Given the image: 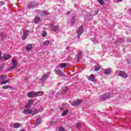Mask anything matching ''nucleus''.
Here are the masks:
<instances>
[{"instance_id": "1", "label": "nucleus", "mask_w": 131, "mask_h": 131, "mask_svg": "<svg viewBox=\"0 0 131 131\" xmlns=\"http://www.w3.org/2000/svg\"><path fill=\"white\" fill-rule=\"evenodd\" d=\"M116 73L118 74V75L123 78H126L127 77V74L121 71H117Z\"/></svg>"}, {"instance_id": "2", "label": "nucleus", "mask_w": 131, "mask_h": 131, "mask_svg": "<svg viewBox=\"0 0 131 131\" xmlns=\"http://www.w3.org/2000/svg\"><path fill=\"white\" fill-rule=\"evenodd\" d=\"M83 27L82 26H81L80 27V28H79L78 29V30L77 31V36H78V39H79V38H80V35H81V34H82V33H83Z\"/></svg>"}, {"instance_id": "3", "label": "nucleus", "mask_w": 131, "mask_h": 131, "mask_svg": "<svg viewBox=\"0 0 131 131\" xmlns=\"http://www.w3.org/2000/svg\"><path fill=\"white\" fill-rule=\"evenodd\" d=\"M110 96H111V95L110 93H106L105 94L102 95L101 96H100V99L101 101H104V100H106V99H108V98H110Z\"/></svg>"}, {"instance_id": "4", "label": "nucleus", "mask_w": 131, "mask_h": 131, "mask_svg": "<svg viewBox=\"0 0 131 131\" xmlns=\"http://www.w3.org/2000/svg\"><path fill=\"white\" fill-rule=\"evenodd\" d=\"M55 73L57 74V75H58V76H62V77H64L65 74H64V72H62L60 70L56 69L55 70Z\"/></svg>"}, {"instance_id": "5", "label": "nucleus", "mask_w": 131, "mask_h": 131, "mask_svg": "<svg viewBox=\"0 0 131 131\" xmlns=\"http://www.w3.org/2000/svg\"><path fill=\"white\" fill-rule=\"evenodd\" d=\"M11 63L13 66L10 67V70L15 69V68H17V66H18L17 61H16L15 60H12L11 61Z\"/></svg>"}, {"instance_id": "6", "label": "nucleus", "mask_w": 131, "mask_h": 131, "mask_svg": "<svg viewBox=\"0 0 131 131\" xmlns=\"http://www.w3.org/2000/svg\"><path fill=\"white\" fill-rule=\"evenodd\" d=\"M49 76H50V73H49V72L46 73V74L43 75L42 78L40 79V80L42 82L45 81V80H47V79H48V77H49Z\"/></svg>"}, {"instance_id": "7", "label": "nucleus", "mask_w": 131, "mask_h": 131, "mask_svg": "<svg viewBox=\"0 0 131 131\" xmlns=\"http://www.w3.org/2000/svg\"><path fill=\"white\" fill-rule=\"evenodd\" d=\"M29 34V30H26L24 32L23 36L21 37V39L23 40H25V39H26L27 38V36L28 34Z\"/></svg>"}, {"instance_id": "8", "label": "nucleus", "mask_w": 131, "mask_h": 131, "mask_svg": "<svg viewBox=\"0 0 131 131\" xmlns=\"http://www.w3.org/2000/svg\"><path fill=\"white\" fill-rule=\"evenodd\" d=\"M76 14H73L72 16V19L70 23V24L71 26H73V24H74V22H75V18H76Z\"/></svg>"}, {"instance_id": "9", "label": "nucleus", "mask_w": 131, "mask_h": 131, "mask_svg": "<svg viewBox=\"0 0 131 131\" xmlns=\"http://www.w3.org/2000/svg\"><path fill=\"white\" fill-rule=\"evenodd\" d=\"M50 28L52 31H57L58 29H59V27L58 26H54V24H51L50 26Z\"/></svg>"}, {"instance_id": "10", "label": "nucleus", "mask_w": 131, "mask_h": 131, "mask_svg": "<svg viewBox=\"0 0 131 131\" xmlns=\"http://www.w3.org/2000/svg\"><path fill=\"white\" fill-rule=\"evenodd\" d=\"M88 79L90 80V81H93V82L97 81V80L95 78V75L94 74H91L90 76H89Z\"/></svg>"}, {"instance_id": "11", "label": "nucleus", "mask_w": 131, "mask_h": 131, "mask_svg": "<svg viewBox=\"0 0 131 131\" xmlns=\"http://www.w3.org/2000/svg\"><path fill=\"white\" fill-rule=\"evenodd\" d=\"M82 101L81 100H76V101H74L73 103H71L72 106H74V107H76V106H78L79 104L81 103Z\"/></svg>"}, {"instance_id": "12", "label": "nucleus", "mask_w": 131, "mask_h": 131, "mask_svg": "<svg viewBox=\"0 0 131 131\" xmlns=\"http://www.w3.org/2000/svg\"><path fill=\"white\" fill-rule=\"evenodd\" d=\"M28 98H35V93L33 92H30L27 93Z\"/></svg>"}, {"instance_id": "13", "label": "nucleus", "mask_w": 131, "mask_h": 131, "mask_svg": "<svg viewBox=\"0 0 131 131\" xmlns=\"http://www.w3.org/2000/svg\"><path fill=\"white\" fill-rule=\"evenodd\" d=\"M111 72H112V69H106L104 71V73L105 75H110Z\"/></svg>"}, {"instance_id": "14", "label": "nucleus", "mask_w": 131, "mask_h": 131, "mask_svg": "<svg viewBox=\"0 0 131 131\" xmlns=\"http://www.w3.org/2000/svg\"><path fill=\"white\" fill-rule=\"evenodd\" d=\"M24 114H31L32 110L30 109H25L23 111Z\"/></svg>"}, {"instance_id": "15", "label": "nucleus", "mask_w": 131, "mask_h": 131, "mask_svg": "<svg viewBox=\"0 0 131 131\" xmlns=\"http://www.w3.org/2000/svg\"><path fill=\"white\" fill-rule=\"evenodd\" d=\"M32 44H28L26 46V51H31V50H32Z\"/></svg>"}, {"instance_id": "16", "label": "nucleus", "mask_w": 131, "mask_h": 131, "mask_svg": "<svg viewBox=\"0 0 131 131\" xmlns=\"http://www.w3.org/2000/svg\"><path fill=\"white\" fill-rule=\"evenodd\" d=\"M35 97H40L43 95V92L42 91L37 92L35 93Z\"/></svg>"}, {"instance_id": "17", "label": "nucleus", "mask_w": 131, "mask_h": 131, "mask_svg": "<svg viewBox=\"0 0 131 131\" xmlns=\"http://www.w3.org/2000/svg\"><path fill=\"white\" fill-rule=\"evenodd\" d=\"M12 57V55H9V54H4L3 55V59L5 60H9V59H10V58Z\"/></svg>"}, {"instance_id": "18", "label": "nucleus", "mask_w": 131, "mask_h": 131, "mask_svg": "<svg viewBox=\"0 0 131 131\" xmlns=\"http://www.w3.org/2000/svg\"><path fill=\"white\" fill-rule=\"evenodd\" d=\"M21 126V124L19 123H15L13 124V127L14 128H19Z\"/></svg>"}, {"instance_id": "19", "label": "nucleus", "mask_w": 131, "mask_h": 131, "mask_svg": "<svg viewBox=\"0 0 131 131\" xmlns=\"http://www.w3.org/2000/svg\"><path fill=\"white\" fill-rule=\"evenodd\" d=\"M41 122V120L40 118H38L36 120L35 125H39Z\"/></svg>"}, {"instance_id": "20", "label": "nucleus", "mask_w": 131, "mask_h": 131, "mask_svg": "<svg viewBox=\"0 0 131 131\" xmlns=\"http://www.w3.org/2000/svg\"><path fill=\"white\" fill-rule=\"evenodd\" d=\"M6 78H7V77H6V76L1 75L0 76V82H2L4 80H5V79H6Z\"/></svg>"}, {"instance_id": "21", "label": "nucleus", "mask_w": 131, "mask_h": 131, "mask_svg": "<svg viewBox=\"0 0 131 131\" xmlns=\"http://www.w3.org/2000/svg\"><path fill=\"white\" fill-rule=\"evenodd\" d=\"M59 67L61 69L66 68V67H67V64L65 63H60Z\"/></svg>"}, {"instance_id": "22", "label": "nucleus", "mask_w": 131, "mask_h": 131, "mask_svg": "<svg viewBox=\"0 0 131 131\" xmlns=\"http://www.w3.org/2000/svg\"><path fill=\"white\" fill-rule=\"evenodd\" d=\"M40 19V18H39V17L36 16L35 18V19H34V23H35V24H37V23H38V22H39Z\"/></svg>"}, {"instance_id": "23", "label": "nucleus", "mask_w": 131, "mask_h": 131, "mask_svg": "<svg viewBox=\"0 0 131 131\" xmlns=\"http://www.w3.org/2000/svg\"><path fill=\"white\" fill-rule=\"evenodd\" d=\"M68 91V87L66 86L63 89V91L61 92V94L63 95L64 93H66Z\"/></svg>"}, {"instance_id": "24", "label": "nucleus", "mask_w": 131, "mask_h": 131, "mask_svg": "<svg viewBox=\"0 0 131 131\" xmlns=\"http://www.w3.org/2000/svg\"><path fill=\"white\" fill-rule=\"evenodd\" d=\"M34 7V5H33V3H31L28 5V9H30L31 8H33Z\"/></svg>"}, {"instance_id": "25", "label": "nucleus", "mask_w": 131, "mask_h": 131, "mask_svg": "<svg viewBox=\"0 0 131 131\" xmlns=\"http://www.w3.org/2000/svg\"><path fill=\"white\" fill-rule=\"evenodd\" d=\"M68 113V110H65L61 114L62 116H66V115Z\"/></svg>"}, {"instance_id": "26", "label": "nucleus", "mask_w": 131, "mask_h": 131, "mask_svg": "<svg viewBox=\"0 0 131 131\" xmlns=\"http://www.w3.org/2000/svg\"><path fill=\"white\" fill-rule=\"evenodd\" d=\"M100 69H101V67H100L99 66H97L95 67L94 70L95 71H99V70H100Z\"/></svg>"}, {"instance_id": "27", "label": "nucleus", "mask_w": 131, "mask_h": 131, "mask_svg": "<svg viewBox=\"0 0 131 131\" xmlns=\"http://www.w3.org/2000/svg\"><path fill=\"white\" fill-rule=\"evenodd\" d=\"M41 14L46 16L47 15H49V12L46 11H41Z\"/></svg>"}, {"instance_id": "28", "label": "nucleus", "mask_w": 131, "mask_h": 131, "mask_svg": "<svg viewBox=\"0 0 131 131\" xmlns=\"http://www.w3.org/2000/svg\"><path fill=\"white\" fill-rule=\"evenodd\" d=\"M2 88L5 90V89H12V87L9 85H5V86H3Z\"/></svg>"}, {"instance_id": "29", "label": "nucleus", "mask_w": 131, "mask_h": 131, "mask_svg": "<svg viewBox=\"0 0 131 131\" xmlns=\"http://www.w3.org/2000/svg\"><path fill=\"white\" fill-rule=\"evenodd\" d=\"M49 43L50 41L49 40H46L43 42V45H44V46H48V45H49Z\"/></svg>"}, {"instance_id": "30", "label": "nucleus", "mask_w": 131, "mask_h": 131, "mask_svg": "<svg viewBox=\"0 0 131 131\" xmlns=\"http://www.w3.org/2000/svg\"><path fill=\"white\" fill-rule=\"evenodd\" d=\"M99 4H100V5H104V1L103 0H97Z\"/></svg>"}, {"instance_id": "31", "label": "nucleus", "mask_w": 131, "mask_h": 131, "mask_svg": "<svg viewBox=\"0 0 131 131\" xmlns=\"http://www.w3.org/2000/svg\"><path fill=\"white\" fill-rule=\"evenodd\" d=\"M28 104H29V105H30L31 106V105H32V104H33V100H29Z\"/></svg>"}, {"instance_id": "32", "label": "nucleus", "mask_w": 131, "mask_h": 131, "mask_svg": "<svg viewBox=\"0 0 131 131\" xmlns=\"http://www.w3.org/2000/svg\"><path fill=\"white\" fill-rule=\"evenodd\" d=\"M80 56H81V51L79 52V54L77 55V58L79 60V59H80Z\"/></svg>"}, {"instance_id": "33", "label": "nucleus", "mask_w": 131, "mask_h": 131, "mask_svg": "<svg viewBox=\"0 0 131 131\" xmlns=\"http://www.w3.org/2000/svg\"><path fill=\"white\" fill-rule=\"evenodd\" d=\"M59 131H66V130H65V128H64V127H60L59 128Z\"/></svg>"}, {"instance_id": "34", "label": "nucleus", "mask_w": 131, "mask_h": 131, "mask_svg": "<svg viewBox=\"0 0 131 131\" xmlns=\"http://www.w3.org/2000/svg\"><path fill=\"white\" fill-rule=\"evenodd\" d=\"M91 40H92V41L94 42V43H96V42H97V40H96V38H91Z\"/></svg>"}, {"instance_id": "35", "label": "nucleus", "mask_w": 131, "mask_h": 131, "mask_svg": "<svg viewBox=\"0 0 131 131\" xmlns=\"http://www.w3.org/2000/svg\"><path fill=\"white\" fill-rule=\"evenodd\" d=\"M37 113H38V110H35L33 112V115H35L37 114Z\"/></svg>"}, {"instance_id": "36", "label": "nucleus", "mask_w": 131, "mask_h": 131, "mask_svg": "<svg viewBox=\"0 0 131 131\" xmlns=\"http://www.w3.org/2000/svg\"><path fill=\"white\" fill-rule=\"evenodd\" d=\"M47 33L46 32H42V36H43V37H46V36L47 35Z\"/></svg>"}, {"instance_id": "37", "label": "nucleus", "mask_w": 131, "mask_h": 131, "mask_svg": "<svg viewBox=\"0 0 131 131\" xmlns=\"http://www.w3.org/2000/svg\"><path fill=\"white\" fill-rule=\"evenodd\" d=\"M0 60H4L3 56H2V51H0Z\"/></svg>"}, {"instance_id": "38", "label": "nucleus", "mask_w": 131, "mask_h": 131, "mask_svg": "<svg viewBox=\"0 0 131 131\" xmlns=\"http://www.w3.org/2000/svg\"><path fill=\"white\" fill-rule=\"evenodd\" d=\"M80 126H81L80 123H77L76 126H77V127L78 128H79V127H80Z\"/></svg>"}, {"instance_id": "39", "label": "nucleus", "mask_w": 131, "mask_h": 131, "mask_svg": "<svg viewBox=\"0 0 131 131\" xmlns=\"http://www.w3.org/2000/svg\"><path fill=\"white\" fill-rule=\"evenodd\" d=\"M6 83H7L6 81H3L1 82V84H6Z\"/></svg>"}, {"instance_id": "40", "label": "nucleus", "mask_w": 131, "mask_h": 131, "mask_svg": "<svg viewBox=\"0 0 131 131\" xmlns=\"http://www.w3.org/2000/svg\"><path fill=\"white\" fill-rule=\"evenodd\" d=\"M30 106L29 104H28L26 105V108H30Z\"/></svg>"}, {"instance_id": "41", "label": "nucleus", "mask_w": 131, "mask_h": 131, "mask_svg": "<svg viewBox=\"0 0 131 131\" xmlns=\"http://www.w3.org/2000/svg\"><path fill=\"white\" fill-rule=\"evenodd\" d=\"M98 10H95V12H94V14L95 15H97V14H98Z\"/></svg>"}, {"instance_id": "42", "label": "nucleus", "mask_w": 131, "mask_h": 131, "mask_svg": "<svg viewBox=\"0 0 131 131\" xmlns=\"http://www.w3.org/2000/svg\"><path fill=\"white\" fill-rule=\"evenodd\" d=\"M3 36H4V34L3 33H1L0 34V37H3Z\"/></svg>"}, {"instance_id": "43", "label": "nucleus", "mask_w": 131, "mask_h": 131, "mask_svg": "<svg viewBox=\"0 0 131 131\" xmlns=\"http://www.w3.org/2000/svg\"><path fill=\"white\" fill-rule=\"evenodd\" d=\"M6 81V83H8V82H9V81H11V79H9L8 80H7Z\"/></svg>"}, {"instance_id": "44", "label": "nucleus", "mask_w": 131, "mask_h": 131, "mask_svg": "<svg viewBox=\"0 0 131 131\" xmlns=\"http://www.w3.org/2000/svg\"><path fill=\"white\" fill-rule=\"evenodd\" d=\"M60 110H64V107H60Z\"/></svg>"}, {"instance_id": "45", "label": "nucleus", "mask_w": 131, "mask_h": 131, "mask_svg": "<svg viewBox=\"0 0 131 131\" xmlns=\"http://www.w3.org/2000/svg\"><path fill=\"white\" fill-rule=\"evenodd\" d=\"M127 41H128L129 42L131 43V41H130L129 40H128V38H127Z\"/></svg>"}, {"instance_id": "46", "label": "nucleus", "mask_w": 131, "mask_h": 131, "mask_svg": "<svg viewBox=\"0 0 131 131\" xmlns=\"http://www.w3.org/2000/svg\"><path fill=\"white\" fill-rule=\"evenodd\" d=\"M117 2H122V0H117Z\"/></svg>"}, {"instance_id": "47", "label": "nucleus", "mask_w": 131, "mask_h": 131, "mask_svg": "<svg viewBox=\"0 0 131 131\" xmlns=\"http://www.w3.org/2000/svg\"><path fill=\"white\" fill-rule=\"evenodd\" d=\"M52 94L54 95V94H55V92H52Z\"/></svg>"}, {"instance_id": "48", "label": "nucleus", "mask_w": 131, "mask_h": 131, "mask_svg": "<svg viewBox=\"0 0 131 131\" xmlns=\"http://www.w3.org/2000/svg\"><path fill=\"white\" fill-rule=\"evenodd\" d=\"M20 131H25V130H21Z\"/></svg>"}, {"instance_id": "49", "label": "nucleus", "mask_w": 131, "mask_h": 131, "mask_svg": "<svg viewBox=\"0 0 131 131\" xmlns=\"http://www.w3.org/2000/svg\"><path fill=\"white\" fill-rule=\"evenodd\" d=\"M0 131H5V130H0Z\"/></svg>"}]
</instances>
